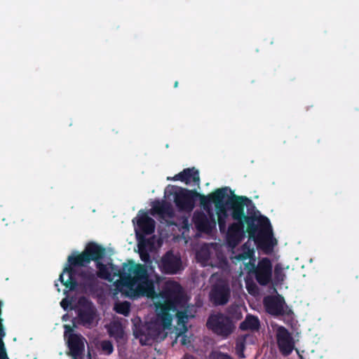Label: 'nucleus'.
<instances>
[{"label": "nucleus", "mask_w": 359, "mask_h": 359, "mask_svg": "<svg viewBox=\"0 0 359 359\" xmlns=\"http://www.w3.org/2000/svg\"><path fill=\"white\" fill-rule=\"evenodd\" d=\"M241 317V313L239 312V313L236 314V316L234 317L236 320L240 319Z\"/></svg>", "instance_id": "obj_28"}, {"label": "nucleus", "mask_w": 359, "mask_h": 359, "mask_svg": "<svg viewBox=\"0 0 359 359\" xmlns=\"http://www.w3.org/2000/svg\"><path fill=\"white\" fill-rule=\"evenodd\" d=\"M231 191L228 187L217 189L208 196H202L201 203L207 215L197 212L194 215V222L196 229L204 233H210L216 226V221L210 208V203L215 205L217 222L221 231L226 229L228 213L225 203L231 198Z\"/></svg>", "instance_id": "obj_4"}, {"label": "nucleus", "mask_w": 359, "mask_h": 359, "mask_svg": "<svg viewBox=\"0 0 359 359\" xmlns=\"http://www.w3.org/2000/svg\"><path fill=\"white\" fill-rule=\"evenodd\" d=\"M165 194L167 197L172 195L177 207L180 210L191 211L194 208L192 191L175 186H168L165 190Z\"/></svg>", "instance_id": "obj_7"}, {"label": "nucleus", "mask_w": 359, "mask_h": 359, "mask_svg": "<svg viewBox=\"0 0 359 359\" xmlns=\"http://www.w3.org/2000/svg\"><path fill=\"white\" fill-rule=\"evenodd\" d=\"M114 310L118 313L128 316L130 312V304L127 302L116 303Z\"/></svg>", "instance_id": "obj_21"}, {"label": "nucleus", "mask_w": 359, "mask_h": 359, "mask_svg": "<svg viewBox=\"0 0 359 359\" xmlns=\"http://www.w3.org/2000/svg\"><path fill=\"white\" fill-rule=\"evenodd\" d=\"M168 180L181 181L187 184H198L199 183L198 171L195 168L184 169L173 177H168Z\"/></svg>", "instance_id": "obj_13"}, {"label": "nucleus", "mask_w": 359, "mask_h": 359, "mask_svg": "<svg viewBox=\"0 0 359 359\" xmlns=\"http://www.w3.org/2000/svg\"><path fill=\"white\" fill-rule=\"evenodd\" d=\"M254 250L246 243L242 248V252L238 255L231 257L233 262H243L244 270L248 273H255L257 282L262 285H267L271 280L272 265L271 261L267 258L260 260L255 268V259L253 258Z\"/></svg>", "instance_id": "obj_5"}, {"label": "nucleus", "mask_w": 359, "mask_h": 359, "mask_svg": "<svg viewBox=\"0 0 359 359\" xmlns=\"http://www.w3.org/2000/svg\"><path fill=\"white\" fill-rule=\"evenodd\" d=\"M207 325L213 332L224 338L231 334L234 326L229 318L222 314L212 315L207 323Z\"/></svg>", "instance_id": "obj_8"}, {"label": "nucleus", "mask_w": 359, "mask_h": 359, "mask_svg": "<svg viewBox=\"0 0 359 359\" xmlns=\"http://www.w3.org/2000/svg\"><path fill=\"white\" fill-rule=\"evenodd\" d=\"M209 256L208 248L207 246H204L197 252L196 259L202 265L205 266L208 264Z\"/></svg>", "instance_id": "obj_20"}, {"label": "nucleus", "mask_w": 359, "mask_h": 359, "mask_svg": "<svg viewBox=\"0 0 359 359\" xmlns=\"http://www.w3.org/2000/svg\"><path fill=\"white\" fill-rule=\"evenodd\" d=\"M108 332L111 337L115 338L118 341L124 339V331L121 323L114 320L108 326Z\"/></svg>", "instance_id": "obj_17"}, {"label": "nucleus", "mask_w": 359, "mask_h": 359, "mask_svg": "<svg viewBox=\"0 0 359 359\" xmlns=\"http://www.w3.org/2000/svg\"><path fill=\"white\" fill-rule=\"evenodd\" d=\"M264 303L267 312L272 315H279L284 311L285 302L280 296L266 297Z\"/></svg>", "instance_id": "obj_15"}, {"label": "nucleus", "mask_w": 359, "mask_h": 359, "mask_svg": "<svg viewBox=\"0 0 359 359\" xmlns=\"http://www.w3.org/2000/svg\"><path fill=\"white\" fill-rule=\"evenodd\" d=\"M64 328L65 338L67 339L72 354L75 357L80 355L84 351L86 339L81 335L72 333V329L69 325H65Z\"/></svg>", "instance_id": "obj_10"}, {"label": "nucleus", "mask_w": 359, "mask_h": 359, "mask_svg": "<svg viewBox=\"0 0 359 359\" xmlns=\"http://www.w3.org/2000/svg\"><path fill=\"white\" fill-rule=\"evenodd\" d=\"M243 197H239L233 203L232 217L236 222L229 227L226 235L228 244L231 248H234L245 236L243 222V219H244L248 224L247 231L250 236L253 237L258 246L266 253L271 252L273 247L277 245V241L273 236L269 220L267 218L262 219V229L256 235V229L253 227L254 219L243 216Z\"/></svg>", "instance_id": "obj_3"}, {"label": "nucleus", "mask_w": 359, "mask_h": 359, "mask_svg": "<svg viewBox=\"0 0 359 359\" xmlns=\"http://www.w3.org/2000/svg\"><path fill=\"white\" fill-rule=\"evenodd\" d=\"M79 317L83 325L91 327L96 324L97 316L95 307L86 298H81L78 306Z\"/></svg>", "instance_id": "obj_9"}, {"label": "nucleus", "mask_w": 359, "mask_h": 359, "mask_svg": "<svg viewBox=\"0 0 359 359\" xmlns=\"http://www.w3.org/2000/svg\"><path fill=\"white\" fill-rule=\"evenodd\" d=\"M211 358L212 359H232L229 355L219 353V352H214L211 354Z\"/></svg>", "instance_id": "obj_26"}, {"label": "nucleus", "mask_w": 359, "mask_h": 359, "mask_svg": "<svg viewBox=\"0 0 359 359\" xmlns=\"http://www.w3.org/2000/svg\"><path fill=\"white\" fill-rule=\"evenodd\" d=\"M229 297V288L228 285L224 283H220L218 285L213 287L211 293V299L216 304H226Z\"/></svg>", "instance_id": "obj_14"}, {"label": "nucleus", "mask_w": 359, "mask_h": 359, "mask_svg": "<svg viewBox=\"0 0 359 359\" xmlns=\"http://www.w3.org/2000/svg\"><path fill=\"white\" fill-rule=\"evenodd\" d=\"M99 346L104 354L109 355L114 351L112 344L107 340H104L100 342Z\"/></svg>", "instance_id": "obj_22"}, {"label": "nucleus", "mask_w": 359, "mask_h": 359, "mask_svg": "<svg viewBox=\"0 0 359 359\" xmlns=\"http://www.w3.org/2000/svg\"><path fill=\"white\" fill-rule=\"evenodd\" d=\"M161 270L170 274L177 273L182 270L181 259L178 255L167 253L158 264Z\"/></svg>", "instance_id": "obj_11"}, {"label": "nucleus", "mask_w": 359, "mask_h": 359, "mask_svg": "<svg viewBox=\"0 0 359 359\" xmlns=\"http://www.w3.org/2000/svg\"><path fill=\"white\" fill-rule=\"evenodd\" d=\"M259 319L253 316H248L240 325V328L242 330H257L259 329Z\"/></svg>", "instance_id": "obj_19"}, {"label": "nucleus", "mask_w": 359, "mask_h": 359, "mask_svg": "<svg viewBox=\"0 0 359 359\" xmlns=\"http://www.w3.org/2000/svg\"><path fill=\"white\" fill-rule=\"evenodd\" d=\"M151 299L156 316L147 323L142 330L135 332L140 342L142 345H148L153 340L161 341L175 330L177 337H181V343L189 345L191 337L184 334L187 331L186 323L189 318L194 316L196 309L187 304L188 298L181 286L175 282L169 281L164 291L156 294Z\"/></svg>", "instance_id": "obj_2"}, {"label": "nucleus", "mask_w": 359, "mask_h": 359, "mask_svg": "<svg viewBox=\"0 0 359 359\" xmlns=\"http://www.w3.org/2000/svg\"><path fill=\"white\" fill-rule=\"evenodd\" d=\"M254 337L250 334L240 336L236 339V351L239 358H245L243 351L247 346L254 343Z\"/></svg>", "instance_id": "obj_16"}, {"label": "nucleus", "mask_w": 359, "mask_h": 359, "mask_svg": "<svg viewBox=\"0 0 359 359\" xmlns=\"http://www.w3.org/2000/svg\"><path fill=\"white\" fill-rule=\"evenodd\" d=\"M133 222V223L136 222L135 231L138 239V249L140 257L142 261L147 262L149 260V256L145 250L142 237L144 234H151L154 232L155 222L154 219L148 217V215L143 212H140L137 217H135Z\"/></svg>", "instance_id": "obj_6"}, {"label": "nucleus", "mask_w": 359, "mask_h": 359, "mask_svg": "<svg viewBox=\"0 0 359 359\" xmlns=\"http://www.w3.org/2000/svg\"><path fill=\"white\" fill-rule=\"evenodd\" d=\"M60 305L64 309H67L69 306V302L67 299H63L60 302Z\"/></svg>", "instance_id": "obj_27"}, {"label": "nucleus", "mask_w": 359, "mask_h": 359, "mask_svg": "<svg viewBox=\"0 0 359 359\" xmlns=\"http://www.w3.org/2000/svg\"><path fill=\"white\" fill-rule=\"evenodd\" d=\"M215 276H212L211 278L212 281H213L215 280Z\"/></svg>", "instance_id": "obj_30"}, {"label": "nucleus", "mask_w": 359, "mask_h": 359, "mask_svg": "<svg viewBox=\"0 0 359 359\" xmlns=\"http://www.w3.org/2000/svg\"><path fill=\"white\" fill-rule=\"evenodd\" d=\"M177 86H178V82H177V81H176V82L175 83V87H177Z\"/></svg>", "instance_id": "obj_31"}, {"label": "nucleus", "mask_w": 359, "mask_h": 359, "mask_svg": "<svg viewBox=\"0 0 359 359\" xmlns=\"http://www.w3.org/2000/svg\"><path fill=\"white\" fill-rule=\"evenodd\" d=\"M277 343L283 355H289L294 348V341L288 331L282 326L276 329Z\"/></svg>", "instance_id": "obj_12"}, {"label": "nucleus", "mask_w": 359, "mask_h": 359, "mask_svg": "<svg viewBox=\"0 0 359 359\" xmlns=\"http://www.w3.org/2000/svg\"><path fill=\"white\" fill-rule=\"evenodd\" d=\"M152 214H158L162 217L171 216L172 210L170 205L165 201H157L154 203Z\"/></svg>", "instance_id": "obj_18"}, {"label": "nucleus", "mask_w": 359, "mask_h": 359, "mask_svg": "<svg viewBox=\"0 0 359 359\" xmlns=\"http://www.w3.org/2000/svg\"><path fill=\"white\" fill-rule=\"evenodd\" d=\"M285 277L284 268L280 264H277L275 267V278L277 282H282Z\"/></svg>", "instance_id": "obj_23"}, {"label": "nucleus", "mask_w": 359, "mask_h": 359, "mask_svg": "<svg viewBox=\"0 0 359 359\" xmlns=\"http://www.w3.org/2000/svg\"><path fill=\"white\" fill-rule=\"evenodd\" d=\"M5 332L0 325V359H8L5 351L4 344L2 338L4 337Z\"/></svg>", "instance_id": "obj_24"}, {"label": "nucleus", "mask_w": 359, "mask_h": 359, "mask_svg": "<svg viewBox=\"0 0 359 359\" xmlns=\"http://www.w3.org/2000/svg\"><path fill=\"white\" fill-rule=\"evenodd\" d=\"M184 359H194V358L189 355H185Z\"/></svg>", "instance_id": "obj_29"}, {"label": "nucleus", "mask_w": 359, "mask_h": 359, "mask_svg": "<svg viewBox=\"0 0 359 359\" xmlns=\"http://www.w3.org/2000/svg\"><path fill=\"white\" fill-rule=\"evenodd\" d=\"M245 283L246 289L250 294L255 296L258 294L259 288L256 283L248 280H246Z\"/></svg>", "instance_id": "obj_25"}, {"label": "nucleus", "mask_w": 359, "mask_h": 359, "mask_svg": "<svg viewBox=\"0 0 359 359\" xmlns=\"http://www.w3.org/2000/svg\"><path fill=\"white\" fill-rule=\"evenodd\" d=\"M90 260L96 263L99 278L114 281V294L121 292L128 297L146 296L151 299L156 294L154 284L149 280L144 266L130 262L120 271L112 264L110 258L104 257V250L95 243L88 244L84 252L77 256H69L67 266L60 276V280L66 287L65 294L67 292V289L74 290L78 283L76 268L88 264Z\"/></svg>", "instance_id": "obj_1"}]
</instances>
